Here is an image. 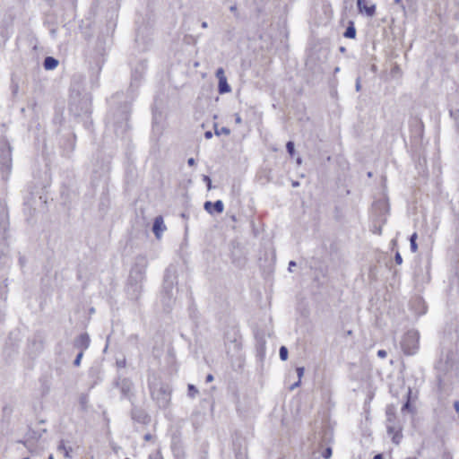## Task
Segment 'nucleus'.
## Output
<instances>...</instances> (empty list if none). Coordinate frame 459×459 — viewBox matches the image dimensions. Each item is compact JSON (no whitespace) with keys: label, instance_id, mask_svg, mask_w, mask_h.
I'll list each match as a JSON object with an SVG mask.
<instances>
[{"label":"nucleus","instance_id":"obj_41","mask_svg":"<svg viewBox=\"0 0 459 459\" xmlns=\"http://www.w3.org/2000/svg\"><path fill=\"white\" fill-rule=\"evenodd\" d=\"M204 137H205L206 139H211V138L212 137V133L211 131H206V132L204 133Z\"/></svg>","mask_w":459,"mask_h":459},{"label":"nucleus","instance_id":"obj_46","mask_svg":"<svg viewBox=\"0 0 459 459\" xmlns=\"http://www.w3.org/2000/svg\"><path fill=\"white\" fill-rule=\"evenodd\" d=\"M454 407L459 412V401L454 403Z\"/></svg>","mask_w":459,"mask_h":459},{"label":"nucleus","instance_id":"obj_43","mask_svg":"<svg viewBox=\"0 0 459 459\" xmlns=\"http://www.w3.org/2000/svg\"><path fill=\"white\" fill-rule=\"evenodd\" d=\"M235 117H235V122H236L237 124H241L242 119H241L240 116H239L238 114H236V115H235Z\"/></svg>","mask_w":459,"mask_h":459},{"label":"nucleus","instance_id":"obj_15","mask_svg":"<svg viewBox=\"0 0 459 459\" xmlns=\"http://www.w3.org/2000/svg\"><path fill=\"white\" fill-rule=\"evenodd\" d=\"M58 65V61L53 56H47L43 61V66L46 70H53Z\"/></svg>","mask_w":459,"mask_h":459},{"label":"nucleus","instance_id":"obj_37","mask_svg":"<svg viewBox=\"0 0 459 459\" xmlns=\"http://www.w3.org/2000/svg\"><path fill=\"white\" fill-rule=\"evenodd\" d=\"M300 383H301V380H298L297 382H295L294 384H292L290 387V389L292 391L294 390L296 387L299 386L300 385Z\"/></svg>","mask_w":459,"mask_h":459},{"label":"nucleus","instance_id":"obj_55","mask_svg":"<svg viewBox=\"0 0 459 459\" xmlns=\"http://www.w3.org/2000/svg\"><path fill=\"white\" fill-rule=\"evenodd\" d=\"M401 1H402V0H394V3H395V4H400V2H401Z\"/></svg>","mask_w":459,"mask_h":459},{"label":"nucleus","instance_id":"obj_29","mask_svg":"<svg viewBox=\"0 0 459 459\" xmlns=\"http://www.w3.org/2000/svg\"><path fill=\"white\" fill-rule=\"evenodd\" d=\"M83 356V352L82 351H79V353L77 354L75 359L74 360V365L78 367L81 363V359Z\"/></svg>","mask_w":459,"mask_h":459},{"label":"nucleus","instance_id":"obj_45","mask_svg":"<svg viewBox=\"0 0 459 459\" xmlns=\"http://www.w3.org/2000/svg\"><path fill=\"white\" fill-rule=\"evenodd\" d=\"M294 266H296V262L290 261L289 263V270L291 271V267H294Z\"/></svg>","mask_w":459,"mask_h":459},{"label":"nucleus","instance_id":"obj_39","mask_svg":"<svg viewBox=\"0 0 459 459\" xmlns=\"http://www.w3.org/2000/svg\"><path fill=\"white\" fill-rule=\"evenodd\" d=\"M212 380H213V376L212 374H208L206 376L205 382L209 383V382H212Z\"/></svg>","mask_w":459,"mask_h":459},{"label":"nucleus","instance_id":"obj_12","mask_svg":"<svg viewBox=\"0 0 459 459\" xmlns=\"http://www.w3.org/2000/svg\"><path fill=\"white\" fill-rule=\"evenodd\" d=\"M166 230V226L164 224L163 218L161 216H157L154 219L152 225V231L157 238H160L163 231Z\"/></svg>","mask_w":459,"mask_h":459},{"label":"nucleus","instance_id":"obj_53","mask_svg":"<svg viewBox=\"0 0 459 459\" xmlns=\"http://www.w3.org/2000/svg\"><path fill=\"white\" fill-rule=\"evenodd\" d=\"M297 162H298L299 164H300V163H301V158H298V159H297Z\"/></svg>","mask_w":459,"mask_h":459},{"label":"nucleus","instance_id":"obj_50","mask_svg":"<svg viewBox=\"0 0 459 459\" xmlns=\"http://www.w3.org/2000/svg\"><path fill=\"white\" fill-rule=\"evenodd\" d=\"M339 50H340V52L344 53L346 51V48L345 47H340Z\"/></svg>","mask_w":459,"mask_h":459},{"label":"nucleus","instance_id":"obj_30","mask_svg":"<svg viewBox=\"0 0 459 459\" xmlns=\"http://www.w3.org/2000/svg\"><path fill=\"white\" fill-rule=\"evenodd\" d=\"M332 455V448L331 447H326L325 449V451L323 452L322 454V456L325 459H329Z\"/></svg>","mask_w":459,"mask_h":459},{"label":"nucleus","instance_id":"obj_20","mask_svg":"<svg viewBox=\"0 0 459 459\" xmlns=\"http://www.w3.org/2000/svg\"><path fill=\"white\" fill-rule=\"evenodd\" d=\"M214 134L217 136H220L221 134L229 135L230 134V130L228 127H221L219 129L218 125L214 124Z\"/></svg>","mask_w":459,"mask_h":459},{"label":"nucleus","instance_id":"obj_13","mask_svg":"<svg viewBox=\"0 0 459 459\" xmlns=\"http://www.w3.org/2000/svg\"><path fill=\"white\" fill-rule=\"evenodd\" d=\"M131 418L136 422L145 424L147 422L148 416L143 410L134 407L131 411Z\"/></svg>","mask_w":459,"mask_h":459},{"label":"nucleus","instance_id":"obj_10","mask_svg":"<svg viewBox=\"0 0 459 459\" xmlns=\"http://www.w3.org/2000/svg\"><path fill=\"white\" fill-rule=\"evenodd\" d=\"M90 336L87 333H81L75 340L74 346L78 349L79 351L84 352L90 346Z\"/></svg>","mask_w":459,"mask_h":459},{"label":"nucleus","instance_id":"obj_16","mask_svg":"<svg viewBox=\"0 0 459 459\" xmlns=\"http://www.w3.org/2000/svg\"><path fill=\"white\" fill-rule=\"evenodd\" d=\"M411 388H409L408 392H407V401L402 407L403 413H404V412L414 413V411H415L414 408L411 404Z\"/></svg>","mask_w":459,"mask_h":459},{"label":"nucleus","instance_id":"obj_28","mask_svg":"<svg viewBox=\"0 0 459 459\" xmlns=\"http://www.w3.org/2000/svg\"><path fill=\"white\" fill-rule=\"evenodd\" d=\"M203 181L206 183V185H207V189H208V190H211L212 186V180H211L210 177H209V176L204 175V176L203 177Z\"/></svg>","mask_w":459,"mask_h":459},{"label":"nucleus","instance_id":"obj_1","mask_svg":"<svg viewBox=\"0 0 459 459\" xmlns=\"http://www.w3.org/2000/svg\"><path fill=\"white\" fill-rule=\"evenodd\" d=\"M147 266L148 260L145 255H139L135 257L126 288V294L132 300H138L142 295L143 282L145 279Z\"/></svg>","mask_w":459,"mask_h":459},{"label":"nucleus","instance_id":"obj_23","mask_svg":"<svg viewBox=\"0 0 459 459\" xmlns=\"http://www.w3.org/2000/svg\"><path fill=\"white\" fill-rule=\"evenodd\" d=\"M450 117L454 119L455 125L457 130H459V108L449 111Z\"/></svg>","mask_w":459,"mask_h":459},{"label":"nucleus","instance_id":"obj_3","mask_svg":"<svg viewBox=\"0 0 459 459\" xmlns=\"http://www.w3.org/2000/svg\"><path fill=\"white\" fill-rule=\"evenodd\" d=\"M177 284V270L175 266L169 265L165 271L161 290V302L163 303L165 309L167 310L171 308V306L175 301L174 287Z\"/></svg>","mask_w":459,"mask_h":459},{"label":"nucleus","instance_id":"obj_32","mask_svg":"<svg viewBox=\"0 0 459 459\" xmlns=\"http://www.w3.org/2000/svg\"><path fill=\"white\" fill-rule=\"evenodd\" d=\"M394 261L397 264H402L403 263V258H402V255L399 252H396L395 255H394Z\"/></svg>","mask_w":459,"mask_h":459},{"label":"nucleus","instance_id":"obj_11","mask_svg":"<svg viewBox=\"0 0 459 459\" xmlns=\"http://www.w3.org/2000/svg\"><path fill=\"white\" fill-rule=\"evenodd\" d=\"M204 208L207 212L211 214H212L213 212L217 213H221L224 210V205L222 201L221 200H217L214 203H212L211 201H206L204 204Z\"/></svg>","mask_w":459,"mask_h":459},{"label":"nucleus","instance_id":"obj_54","mask_svg":"<svg viewBox=\"0 0 459 459\" xmlns=\"http://www.w3.org/2000/svg\"><path fill=\"white\" fill-rule=\"evenodd\" d=\"M51 34L55 35L56 34V30H51Z\"/></svg>","mask_w":459,"mask_h":459},{"label":"nucleus","instance_id":"obj_48","mask_svg":"<svg viewBox=\"0 0 459 459\" xmlns=\"http://www.w3.org/2000/svg\"><path fill=\"white\" fill-rule=\"evenodd\" d=\"M151 438H152V435H151V434H146V435L144 436V439H145V440H150Z\"/></svg>","mask_w":459,"mask_h":459},{"label":"nucleus","instance_id":"obj_38","mask_svg":"<svg viewBox=\"0 0 459 459\" xmlns=\"http://www.w3.org/2000/svg\"><path fill=\"white\" fill-rule=\"evenodd\" d=\"M236 458L237 459H245L246 458V455L241 453V452H238L236 454Z\"/></svg>","mask_w":459,"mask_h":459},{"label":"nucleus","instance_id":"obj_2","mask_svg":"<svg viewBox=\"0 0 459 459\" xmlns=\"http://www.w3.org/2000/svg\"><path fill=\"white\" fill-rule=\"evenodd\" d=\"M129 115L130 107L128 103H124L116 111H112L108 114V123L113 127L117 136H124L129 129Z\"/></svg>","mask_w":459,"mask_h":459},{"label":"nucleus","instance_id":"obj_21","mask_svg":"<svg viewBox=\"0 0 459 459\" xmlns=\"http://www.w3.org/2000/svg\"><path fill=\"white\" fill-rule=\"evenodd\" d=\"M417 233H413L410 238V247L411 252L415 253L418 250V245H417Z\"/></svg>","mask_w":459,"mask_h":459},{"label":"nucleus","instance_id":"obj_52","mask_svg":"<svg viewBox=\"0 0 459 459\" xmlns=\"http://www.w3.org/2000/svg\"><path fill=\"white\" fill-rule=\"evenodd\" d=\"M299 185V182H297V181H295V182H293V183H292V186H298Z\"/></svg>","mask_w":459,"mask_h":459},{"label":"nucleus","instance_id":"obj_9","mask_svg":"<svg viewBox=\"0 0 459 459\" xmlns=\"http://www.w3.org/2000/svg\"><path fill=\"white\" fill-rule=\"evenodd\" d=\"M230 255L232 263L238 267L244 266L246 263V257L239 243L232 241L230 243Z\"/></svg>","mask_w":459,"mask_h":459},{"label":"nucleus","instance_id":"obj_60","mask_svg":"<svg viewBox=\"0 0 459 459\" xmlns=\"http://www.w3.org/2000/svg\"><path fill=\"white\" fill-rule=\"evenodd\" d=\"M22 459H30L29 457H25V458H22Z\"/></svg>","mask_w":459,"mask_h":459},{"label":"nucleus","instance_id":"obj_59","mask_svg":"<svg viewBox=\"0 0 459 459\" xmlns=\"http://www.w3.org/2000/svg\"><path fill=\"white\" fill-rule=\"evenodd\" d=\"M21 111H22V112H25V108H22L21 109Z\"/></svg>","mask_w":459,"mask_h":459},{"label":"nucleus","instance_id":"obj_14","mask_svg":"<svg viewBox=\"0 0 459 459\" xmlns=\"http://www.w3.org/2000/svg\"><path fill=\"white\" fill-rule=\"evenodd\" d=\"M357 6L359 13H365L368 17H372L376 13V5L368 6L365 0H357Z\"/></svg>","mask_w":459,"mask_h":459},{"label":"nucleus","instance_id":"obj_51","mask_svg":"<svg viewBox=\"0 0 459 459\" xmlns=\"http://www.w3.org/2000/svg\"><path fill=\"white\" fill-rule=\"evenodd\" d=\"M373 459H383L382 455L380 454L374 456Z\"/></svg>","mask_w":459,"mask_h":459},{"label":"nucleus","instance_id":"obj_57","mask_svg":"<svg viewBox=\"0 0 459 459\" xmlns=\"http://www.w3.org/2000/svg\"><path fill=\"white\" fill-rule=\"evenodd\" d=\"M48 459H54L53 455H50L48 456Z\"/></svg>","mask_w":459,"mask_h":459},{"label":"nucleus","instance_id":"obj_25","mask_svg":"<svg viewBox=\"0 0 459 459\" xmlns=\"http://www.w3.org/2000/svg\"><path fill=\"white\" fill-rule=\"evenodd\" d=\"M289 351L285 346H281L279 350V356L281 360H286L288 359Z\"/></svg>","mask_w":459,"mask_h":459},{"label":"nucleus","instance_id":"obj_17","mask_svg":"<svg viewBox=\"0 0 459 459\" xmlns=\"http://www.w3.org/2000/svg\"><path fill=\"white\" fill-rule=\"evenodd\" d=\"M231 91L230 84L226 79H221L218 83V91L220 94H225Z\"/></svg>","mask_w":459,"mask_h":459},{"label":"nucleus","instance_id":"obj_34","mask_svg":"<svg viewBox=\"0 0 459 459\" xmlns=\"http://www.w3.org/2000/svg\"><path fill=\"white\" fill-rule=\"evenodd\" d=\"M265 349V342L264 341H261L259 342V346H258V351L259 352H263Z\"/></svg>","mask_w":459,"mask_h":459},{"label":"nucleus","instance_id":"obj_33","mask_svg":"<svg viewBox=\"0 0 459 459\" xmlns=\"http://www.w3.org/2000/svg\"><path fill=\"white\" fill-rule=\"evenodd\" d=\"M387 355V352L385 350H379L377 351V356L381 359H385Z\"/></svg>","mask_w":459,"mask_h":459},{"label":"nucleus","instance_id":"obj_27","mask_svg":"<svg viewBox=\"0 0 459 459\" xmlns=\"http://www.w3.org/2000/svg\"><path fill=\"white\" fill-rule=\"evenodd\" d=\"M216 77L218 78V81H220L221 79H226L223 68L221 67L217 69Z\"/></svg>","mask_w":459,"mask_h":459},{"label":"nucleus","instance_id":"obj_58","mask_svg":"<svg viewBox=\"0 0 459 459\" xmlns=\"http://www.w3.org/2000/svg\"><path fill=\"white\" fill-rule=\"evenodd\" d=\"M405 459H417L416 457H407Z\"/></svg>","mask_w":459,"mask_h":459},{"label":"nucleus","instance_id":"obj_31","mask_svg":"<svg viewBox=\"0 0 459 459\" xmlns=\"http://www.w3.org/2000/svg\"><path fill=\"white\" fill-rule=\"evenodd\" d=\"M296 371H297V375H298L299 379L301 380V377H303L304 371H305L304 368L303 367H298Z\"/></svg>","mask_w":459,"mask_h":459},{"label":"nucleus","instance_id":"obj_24","mask_svg":"<svg viewBox=\"0 0 459 459\" xmlns=\"http://www.w3.org/2000/svg\"><path fill=\"white\" fill-rule=\"evenodd\" d=\"M187 392H188V396L191 398H195V395L199 393L198 389L195 387V385H192V384H189L187 385Z\"/></svg>","mask_w":459,"mask_h":459},{"label":"nucleus","instance_id":"obj_47","mask_svg":"<svg viewBox=\"0 0 459 459\" xmlns=\"http://www.w3.org/2000/svg\"><path fill=\"white\" fill-rule=\"evenodd\" d=\"M201 26L202 28L206 29L208 27V23L206 22H203Z\"/></svg>","mask_w":459,"mask_h":459},{"label":"nucleus","instance_id":"obj_4","mask_svg":"<svg viewBox=\"0 0 459 459\" xmlns=\"http://www.w3.org/2000/svg\"><path fill=\"white\" fill-rule=\"evenodd\" d=\"M12 163V146L6 138H2L0 140V172L4 180L9 178Z\"/></svg>","mask_w":459,"mask_h":459},{"label":"nucleus","instance_id":"obj_19","mask_svg":"<svg viewBox=\"0 0 459 459\" xmlns=\"http://www.w3.org/2000/svg\"><path fill=\"white\" fill-rule=\"evenodd\" d=\"M57 449H58V451H63L64 452L65 457L71 458L70 453L72 452V447L71 446H69V447L65 446V445L63 440L60 442L59 446H57Z\"/></svg>","mask_w":459,"mask_h":459},{"label":"nucleus","instance_id":"obj_26","mask_svg":"<svg viewBox=\"0 0 459 459\" xmlns=\"http://www.w3.org/2000/svg\"><path fill=\"white\" fill-rule=\"evenodd\" d=\"M286 150L288 152V153L290 155V156H293L294 155V152H295V145H294V143L292 141H289L287 143H286Z\"/></svg>","mask_w":459,"mask_h":459},{"label":"nucleus","instance_id":"obj_36","mask_svg":"<svg viewBox=\"0 0 459 459\" xmlns=\"http://www.w3.org/2000/svg\"><path fill=\"white\" fill-rule=\"evenodd\" d=\"M18 90H19V86H18V84H17V83H13V84L12 85V91H13V95H16V94H17V92H18Z\"/></svg>","mask_w":459,"mask_h":459},{"label":"nucleus","instance_id":"obj_61","mask_svg":"<svg viewBox=\"0 0 459 459\" xmlns=\"http://www.w3.org/2000/svg\"><path fill=\"white\" fill-rule=\"evenodd\" d=\"M125 459H130V458H125Z\"/></svg>","mask_w":459,"mask_h":459},{"label":"nucleus","instance_id":"obj_8","mask_svg":"<svg viewBox=\"0 0 459 459\" xmlns=\"http://www.w3.org/2000/svg\"><path fill=\"white\" fill-rule=\"evenodd\" d=\"M115 385L120 390L122 398L131 400L133 394V382L127 377H118Z\"/></svg>","mask_w":459,"mask_h":459},{"label":"nucleus","instance_id":"obj_42","mask_svg":"<svg viewBox=\"0 0 459 459\" xmlns=\"http://www.w3.org/2000/svg\"><path fill=\"white\" fill-rule=\"evenodd\" d=\"M36 106H37L36 101H32L31 103L28 104V108H31L32 110L35 109Z\"/></svg>","mask_w":459,"mask_h":459},{"label":"nucleus","instance_id":"obj_22","mask_svg":"<svg viewBox=\"0 0 459 459\" xmlns=\"http://www.w3.org/2000/svg\"><path fill=\"white\" fill-rule=\"evenodd\" d=\"M143 70H144V65H141L140 69L135 68L134 73H133V75H132L133 80L134 81L140 80L143 77Z\"/></svg>","mask_w":459,"mask_h":459},{"label":"nucleus","instance_id":"obj_7","mask_svg":"<svg viewBox=\"0 0 459 459\" xmlns=\"http://www.w3.org/2000/svg\"><path fill=\"white\" fill-rule=\"evenodd\" d=\"M455 357L452 351H447L445 354L442 352L440 359L436 364V368L444 373L447 372L454 367L456 361Z\"/></svg>","mask_w":459,"mask_h":459},{"label":"nucleus","instance_id":"obj_6","mask_svg":"<svg viewBox=\"0 0 459 459\" xmlns=\"http://www.w3.org/2000/svg\"><path fill=\"white\" fill-rule=\"evenodd\" d=\"M420 334L415 330L408 331L401 342V347L405 355H414L419 350Z\"/></svg>","mask_w":459,"mask_h":459},{"label":"nucleus","instance_id":"obj_56","mask_svg":"<svg viewBox=\"0 0 459 459\" xmlns=\"http://www.w3.org/2000/svg\"><path fill=\"white\" fill-rule=\"evenodd\" d=\"M339 70H340L339 67H336L334 72L337 73V72H339Z\"/></svg>","mask_w":459,"mask_h":459},{"label":"nucleus","instance_id":"obj_49","mask_svg":"<svg viewBox=\"0 0 459 459\" xmlns=\"http://www.w3.org/2000/svg\"><path fill=\"white\" fill-rule=\"evenodd\" d=\"M230 10L231 12H236L237 11V6L236 5H232V6H230Z\"/></svg>","mask_w":459,"mask_h":459},{"label":"nucleus","instance_id":"obj_18","mask_svg":"<svg viewBox=\"0 0 459 459\" xmlns=\"http://www.w3.org/2000/svg\"><path fill=\"white\" fill-rule=\"evenodd\" d=\"M343 36L348 39H354L356 37V29L354 27L353 22H350L345 32L343 33Z\"/></svg>","mask_w":459,"mask_h":459},{"label":"nucleus","instance_id":"obj_44","mask_svg":"<svg viewBox=\"0 0 459 459\" xmlns=\"http://www.w3.org/2000/svg\"><path fill=\"white\" fill-rule=\"evenodd\" d=\"M187 164H188L189 166H194V165L195 164V159H194V158H189V159L187 160Z\"/></svg>","mask_w":459,"mask_h":459},{"label":"nucleus","instance_id":"obj_40","mask_svg":"<svg viewBox=\"0 0 459 459\" xmlns=\"http://www.w3.org/2000/svg\"><path fill=\"white\" fill-rule=\"evenodd\" d=\"M360 87H361V86H360V80H359V78H358V79L356 80V91H360Z\"/></svg>","mask_w":459,"mask_h":459},{"label":"nucleus","instance_id":"obj_35","mask_svg":"<svg viewBox=\"0 0 459 459\" xmlns=\"http://www.w3.org/2000/svg\"><path fill=\"white\" fill-rule=\"evenodd\" d=\"M116 364L118 368H125L126 367V359H123L121 360H117Z\"/></svg>","mask_w":459,"mask_h":459},{"label":"nucleus","instance_id":"obj_5","mask_svg":"<svg viewBox=\"0 0 459 459\" xmlns=\"http://www.w3.org/2000/svg\"><path fill=\"white\" fill-rule=\"evenodd\" d=\"M386 429L389 435H392V441L398 445L402 438V428L396 422L395 408L394 405H388L385 409Z\"/></svg>","mask_w":459,"mask_h":459}]
</instances>
